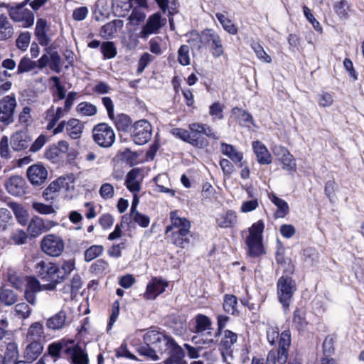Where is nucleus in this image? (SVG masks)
I'll return each instance as SVG.
<instances>
[{
    "mask_svg": "<svg viewBox=\"0 0 364 364\" xmlns=\"http://www.w3.org/2000/svg\"><path fill=\"white\" fill-rule=\"evenodd\" d=\"M145 345L139 347V353L147 358L157 360L166 356L164 364H181L184 357V351L170 336L155 330H149L143 337Z\"/></svg>",
    "mask_w": 364,
    "mask_h": 364,
    "instance_id": "obj_1",
    "label": "nucleus"
},
{
    "mask_svg": "<svg viewBox=\"0 0 364 364\" xmlns=\"http://www.w3.org/2000/svg\"><path fill=\"white\" fill-rule=\"evenodd\" d=\"M171 225H168L165 234L173 245L185 248L189 243L192 234L191 222L186 218L180 217L177 211L170 213Z\"/></svg>",
    "mask_w": 364,
    "mask_h": 364,
    "instance_id": "obj_2",
    "label": "nucleus"
},
{
    "mask_svg": "<svg viewBox=\"0 0 364 364\" xmlns=\"http://www.w3.org/2000/svg\"><path fill=\"white\" fill-rule=\"evenodd\" d=\"M264 224L262 220L254 223L249 228V235L245 239L248 255L252 257H258L264 253L262 245V232Z\"/></svg>",
    "mask_w": 364,
    "mask_h": 364,
    "instance_id": "obj_3",
    "label": "nucleus"
},
{
    "mask_svg": "<svg viewBox=\"0 0 364 364\" xmlns=\"http://www.w3.org/2000/svg\"><path fill=\"white\" fill-rule=\"evenodd\" d=\"M296 290V282L291 277L282 276L277 281V294L283 307L288 309L291 298Z\"/></svg>",
    "mask_w": 364,
    "mask_h": 364,
    "instance_id": "obj_4",
    "label": "nucleus"
},
{
    "mask_svg": "<svg viewBox=\"0 0 364 364\" xmlns=\"http://www.w3.org/2000/svg\"><path fill=\"white\" fill-rule=\"evenodd\" d=\"M290 345L291 333L289 330H285L280 335L277 358L275 352H269L266 364H275L276 360L279 364H284L287 360L288 349Z\"/></svg>",
    "mask_w": 364,
    "mask_h": 364,
    "instance_id": "obj_5",
    "label": "nucleus"
},
{
    "mask_svg": "<svg viewBox=\"0 0 364 364\" xmlns=\"http://www.w3.org/2000/svg\"><path fill=\"white\" fill-rule=\"evenodd\" d=\"M94 141L100 146L110 147L115 141V134L113 129L106 123H100L92 129Z\"/></svg>",
    "mask_w": 364,
    "mask_h": 364,
    "instance_id": "obj_6",
    "label": "nucleus"
},
{
    "mask_svg": "<svg viewBox=\"0 0 364 364\" xmlns=\"http://www.w3.org/2000/svg\"><path fill=\"white\" fill-rule=\"evenodd\" d=\"M152 127L146 119L136 122L131 128V135L135 144L143 145L151 138Z\"/></svg>",
    "mask_w": 364,
    "mask_h": 364,
    "instance_id": "obj_7",
    "label": "nucleus"
},
{
    "mask_svg": "<svg viewBox=\"0 0 364 364\" xmlns=\"http://www.w3.org/2000/svg\"><path fill=\"white\" fill-rule=\"evenodd\" d=\"M17 101L14 95H6L0 99V122L9 125L14 122Z\"/></svg>",
    "mask_w": 364,
    "mask_h": 364,
    "instance_id": "obj_8",
    "label": "nucleus"
},
{
    "mask_svg": "<svg viewBox=\"0 0 364 364\" xmlns=\"http://www.w3.org/2000/svg\"><path fill=\"white\" fill-rule=\"evenodd\" d=\"M41 247L46 255L58 257L63 252L65 243L60 237L50 234L43 237L41 242Z\"/></svg>",
    "mask_w": 364,
    "mask_h": 364,
    "instance_id": "obj_9",
    "label": "nucleus"
},
{
    "mask_svg": "<svg viewBox=\"0 0 364 364\" xmlns=\"http://www.w3.org/2000/svg\"><path fill=\"white\" fill-rule=\"evenodd\" d=\"M26 3H21L16 7L9 5H5V6L8 9L9 16L13 21L22 22L23 27L28 28L34 23V16L31 11L23 9Z\"/></svg>",
    "mask_w": 364,
    "mask_h": 364,
    "instance_id": "obj_10",
    "label": "nucleus"
},
{
    "mask_svg": "<svg viewBox=\"0 0 364 364\" xmlns=\"http://www.w3.org/2000/svg\"><path fill=\"white\" fill-rule=\"evenodd\" d=\"M202 42L204 46L210 47L211 53L215 58L221 56L223 46L220 36L212 29H205L202 31Z\"/></svg>",
    "mask_w": 364,
    "mask_h": 364,
    "instance_id": "obj_11",
    "label": "nucleus"
},
{
    "mask_svg": "<svg viewBox=\"0 0 364 364\" xmlns=\"http://www.w3.org/2000/svg\"><path fill=\"white\" fill-rule=\"evenodd\" d=\"M7 192L14 196H23L26 193L27 183L20 176L14 175L8 178L4 184Z\"/></svg>",
    "mask_w": 364,
    "mask_h": 364,
    "instance_id": "obj_12",
    "label": "nucleus"
},
{
    "mask_svg": "<svg viewBox=\"0 0 364 364\" xmlns=\"http://www.w3.org/2000/svg\"><path fill=\"white\" fill-rule=\"evenodd\" d=\"M166 23V19H162L161 14L157 12L150 16L146 23L141 31L139 36L142 38H147L151 34L157 33Z\"/></svg>",
    "mask_w": 364,
    "mask_h": 364,
    "instance_id": "obj_13",
    "label": "nucleus"
},
{
    "mask_svg": "<svg viewBox=\"0 0 364 364\" xmlns=\"http://www.w3.org/2000/svg\"><path fill=\"white\" fill-rule=\"evenodd\" d=\"M27 177L34 186H41L44 183L48 177L46 168L41 164H33L29 166L26 171Z\"/></svg>",
    "mask_w": 364,
    "mask_h": 364,
    "instance_id": "obj_14",
    "label": "nucleus"
},
{
    "mask_svg": "<svg viewBox=\"0 0 364 364\" xmlns=\"http://www.w3.org/2000/svg\"><path fill=\"white\" fill-rule=\"evenodd\" d=\"M42 290V286L35 277L26 278L23 296L26 301L32 306L36 304V294Z\"/></svg>",
    "mask_w": 364,
    "mask_h": 364,
    "instance_id": "obj_15",
    "label": "nucleus"
},
{
    "mask_svg": "<svg viewBox=\"0 0 364 364\" xmlns=\"http://www.w3.org/2000/svg\"><path fill=\"white\" fill-rule=\"evenodd\" d=\"M31 141L26 132L18 131L11 135L10 144L14 151H21L27 149Z\"/></svg>",
    "mask_w": 364,
    "mask_h": 364,
    "instance_id": "obj_16",
    "label": "nucleus"
},
{
    "mask_svg": "<svg viewBox=\"0 0 364 364\" xmlns=\"http://www.w3.org/2000/svg\"><path fill=\"white\" fill-rule=\"evenodd\" d=\"M66 354L72 360L73 364H89L87 353L85 349L73 343L70 348H66Z\"/></svg>",
    "mask_w": 364,
    "mask_h": 364,
    "instance_id": "obj_17",
    "label": "nucleus"
},
{
    "mask_svg": "<svg viewBox=\"0 0 364 364\" xmlns=\"http://www.w3.org/2000/svg\"><path fill=\"white\" fill-rule=\"evenodd\" d=\"M167 286L168 283L166 282L154 278L148 284L144 296L146 299H154L165 291Z\"/></svg>",
    "mask_w": 364,
    "mask_h": 364,
    "instance_id": "obj_18",
    "label": "nucleus"
},
{
    "mask_svg": "<svg viewBox=\"0 0 364 364\" xmlns=\"http://www.w3.org/2000/svg\"><path fill=\"white\" fill-rule=\"evenodd\" d=\"M28 341L23 350V357L26 361L31 363L42 353L43 346L40 341Z\"/></svg>",
    "mask_w": 364,
    "mask_h": 364,
    "instance_id": "obj_19",
    "label": "nucleus"
},
{
    "mask_svg": "<svg viewBox=\"0 0 364 364\" xmlns=\"http://www.w3.org/2000/svg\"><path fill=\"white\" fill-rule=\"evenodd\" d=\"M252 149L259 164L269 165L272 161V157L266 146L259 141L252 142Z\"/></svg>",
    "mask_w": 364,
    "mask_h": 364,
    "instance_id": "obj_20",
    "label": "nucleus"
},
{
    "mask_svg": "<svg viewBox=\"0 0 364 364\" xmlns=\"http://www.w3.org/2000/svg\"><path fill=\"white\" fill-rule=\"evenodd\" d=\"M220 151L223 154L227 156L235 164L242 168L244 166L243 154L239 151L234 146L226 143H221Z\"/></svg>",
    "mask_w": 364,
    "mask_h": 364,
    "instance_id": "obj_21",
    "label": "nucleus"
},
{
    "mask_svg": "<svg viewBox=\"0 0 364 364\" xmlns=\"http://www.w3.org/2000/svg\"><path fill=\"white\" fill-rule=\"evenodd\" d=\"M66 186L65 178L60 177L50 183L43 191V196L46 200H53L56 198L57 193Z\"/></svg>",
    "mask_w": 364,
    "mask_h": 364,
    "instance_id": "obj_22",
    "label": "nucleus"
},
{
    "mask_svg": "<svg viewBox=\"0 0 364 364\" xmlns=\"http://www.w3.org/2000/svg\"><path fill=\"white\" fill-rule=\"evenodd\" d=\"M4 347H5V350L2 356L6 364H14L19 355L18 344L12 339L4 344Z\"/></svg>",
    "mask_w": 364,
    "mask_h": 364,
    "instance_id": "obj_23",
    "label": "nucleus"
},
{
    "mask_svg": "<svg viewBox=\"0 0 364 364\" xmlns=\"http://www.w3.org/2000/svg\"><path fill=\"white\" fill-rule=\"evenodd\" d=\"M231 114V117L237 121L240 126L250 127L253 124L252 115L241 108H233Z\"/></svg>",
    "mask_w": 364,
    "mask_h": 364,
    "instance_id": "obj_24",
    "label": "nucleus"
},
{
    "mask_svg": "<svg viewBox=\"0 0 364 364\" xmlns=\"http://www.w3.org/2000/svg\"><path fill=\"white\" fill-rule=\"evenodd\" d=\"M66 132L68 135L73 139L80 138L83 129L84 124L77 119H70L67 122Z\"/></svg>",
    "mask_w": 364,
    "mask_h": 364,
    "instance_id": "obj_25",
    "label": "nucleus"
},
{
    "mask_svg": "<svg viewBox=\"0 0 364 364\" xmlns=\"http://www.w3.org/2000/svg\"><path fill=\"white\" fill-rule=\"evenodd\" d=\"M139 173V169L133 168L127 175L125 185L132 193H138L141 189L140 182L138 180Z\"/></svg>",
    "mask_w": 364,
    "mask_h": 364,
    "instance_id": "obj_26",
    "label": "nucleus"
},
{
    "mask_svg": "<svg viewBox=\"0 0 364 364\" xmlns=\"http://www.w3.org/2000/svg\"><path fill=\"white\" fill-rule=\"evenodd\" d=\"M124 26L122 20H114L104 25L100 30V35L104 38H112L118 30L122 29Z\"/></svg>",
    "mask_w": 364,
    "mask_h": 364,
    "instance_id": "obj_27",
    "label": "nucleus"
},
{
    "mask_svg": "<svg viewBox=\"0 0 364 364\" xmlns=\"http://www.w3.org/2000/svg\"><path fill=\"white\" fill-rule=\"evenodd\" d=\"M46 26L47 23L46 20L43 18L38 19L35 29V34L38 43L41 46H48L50 43V39L46 33Z\"/></svg>",
    "mask_w": 364,
    "mask_h": 364,
    "instance_id": "obj_28",
    "label": "nucleus"
},
{
    "mask_svg": "<svg viewBox=\"0 0 364 364\" xmlns=\"http://www.w3.org/2000/svg\"><path fill=\"white\" fill-rule=\"evenodd\" d=\"M57 264V278L59 283L63 282L75 269V262L72 259L60 262Z\"/></svg>",
    "mask_w": 364,
    "mask_h": 364,
    "instance_id": "obj_29",
    "label": "nucleus"
},
{
    "mask_svg": "<svg viewBox=\"0 0 364 364\" xmlns=\"http://www.w3.org/2000/svg\"><path fill=\"white\" fill-rule=\"evenodd\" d=\"M236 220L235 213L232 210H228L218 215L216 218V223L220 228H227L235 224Z\"/></svg>",
    "mask_w": 364,
    "mask_h": 364,
    "instance_id": "obj_30",
    "label": "nucleus"
},
{
    "mask_svg": "<svg viewBox=\"0 0 364 364\" xmlns=\"http://www.w3.org/2000/svg\"><path fill=\"white\" fill-rule=\"evenodd\" d=\"M46 231V226L42 218L34 217L31 219L28 226V232L33 237H36Z\"/></svg>",
    "mask_w": 364,
    "mask_h": 364,
    "instance_id": "obj_31",
    "label": "nucleus"
},
{
    "mask_svg": "<svg viewBox=\"0 0 364 364\" xmlns=\"http://www.w3.org/2000/svg\"><path fill=\"white\" fill-rule=\"evenodd\" d=\"M201 128L202 124L200 123H193L189 125V136L191 138L189 143L200 148L205 145L203 141L200 140V136L202 134Z\"/></svg>",
    "mask_w": 364,
    "mask_h": 364,
    "instance_id": "obj_32",
    "label": "nucleus"
},
{
    "mask_svg": "<svg viewBox=\"0 0 364 364\" xmlns=\"http://www.w3.org/2000/svg\"><path fill=\"white\" fill-rule=\"evenodd\" d=\"M66 318V313L60 311L46 321V326L52 330L60 329L65 326Z\"/></svg>",
    "mask_w": 364,
    "mask_h": 364,
    "instance_id": "obj_33",
    "label": "nucleus"
},
{
    "mask_svg": "<svg viewBox=\"0 0 364 364\" xmlns=\"http://www.w3.org/2000/svg\"><path fill=\"white\" fill-rule=\"evenodd\" d=\"M14 28L8 18L0 15V41H5L11 38L14 35Z\"/></svg>",
    "mask_w": 364,
    "mask_h": 364,
    "instance_id": "obj_34",
    "label": "nucleus"
},
{
    "mask_svg": "<svg viewBox=\"0 0 364 364\" xmlns=\"http://www.w3.org/2000/svg\"><path fill=\"white\" fill-rule=\"evenodd\" d=\"M113 12L117 16H125L132 8L130 0H112Z\"/></svg>",
    "mask_w": 364,
    "mask_h": 364,
    "instance_id": "obj_35",
    "label": "nucleus"
},
{
    "mask_svg": "<svg viewBox=\"0 0 364 364\" xmlns=\"http://www.w3.org/2000/svg\"><path fill=\"white\" fill-rule=\"evenodd\" d=\"M269 198L277 207L275 213L277 218H284L288 214L289 205L285 200L279 198L274 193L269 194Z\"/></svg>",
    "mask_w": 364,
    "mask_h": 364,
    "instance_id": "obj_36",
    "label": "nucleus"
},
{
    "mask_svg": "<svg viewBox=\"0 0 364 364\" xmlns=\"http://www.w3.org/2000/svg\"><path fill=\"white\" fill-rule=\"evenodd\" d=\"M44 337L43 326L40 322L33 323L28 328L26 333L27 341H39Z\"/></svg>",
    "mask_w": 364,
    "mask_h": 364,
    "instance_id": "obj_37",
    "label": "nucleus"
},
{
    "mask_svg": "<svg viewBox=\"0 0 364 364\" xmlns=\"http://www.w3.org/2000/svg\"><path fill=\"white\" fill-rule=\"evenodd\" d=\"M73 341H61L55 342L48 346V350L50 355L54 358H59L61 351L66 353V348H70Z\"/></svg>",
    "mask_w": 364,
    "mask_h": 364,
    "instance_id": "obj_38",
    "label": "nucleus"
},
{
    "mask_svg": "<svg viewBox=\"0 0 364 364\" xmlns=\"http://www.w3.org/2000/svg\"><path fill=\"white\" fill-rule=\"evenodd\" d=\"M156 186V191L159 192L168 193L171 196H174L173 190L169 188L167 185L169 183L168 176L165 173L159 174L154 178Z\"/></svg>",
    "mask_w": 364,
    "mask_h": 364,
    "instance_id": "obj_39",
    "label": "nucleus"
},
{
    "mask_svg": "<svg viewBox=\"0 0 364 364\" xmlns=\"http://www.w3.org/2000/svg\"><path fill=\"white\" fill-rule=\"evenodd\" d=\"M9 321L6 318L0 319V348L4 347L9 340H12V332L9 328Z\"/></svg>",
    "mask_w": 364,
    "mask_h": 364,
    "instance_id": "obj_40",
    "label": "nucleus"
},
{
    "mask_svg": "<svg viewBox=\"0 0 364 364\" xmlns=\"http://www.w3.org/2000/svg\"><path fill=\"white\" fill-rule=\"evenodd\" d=\"M26 278L18 274L14 269H9L7 272V279L16 289H21L24 282H26Z\"/></svg>",
    "mask_w": 364,
    "mask_h": 364,
    "instance_id": "obj_41",
    "label": "nucleus"
},
{
    "mask_svg": "<svg viewBox=\"0 0 364 364\" xmlns=\"http://www.w3.org/2000/svg\"><path fill=\"white\" fill-rule=\"evenodd\" d=\"M333 10L341 20H346L348 18V11L350 10L349 4L347 0H340L334 3Z\"/></svg>",
    "mask_w": 364,
    "mask_h": 364,
    "instance_id": "obj_42",
    "label": "nucleus"
},
{
    "mask_svg": "<svg viewBox=\"0 0 364 364\" xmlns=\"http://www.w3.org/2000/svg\"><path fill=\"white\" fill-rule=\"evenodd\" d=\"M37 68V63L31 60L29 58L23 57L21 59L17 67V75L28 73Z\"/></svg>",
    "mask_w": 364,
    "mask_h": 364,
    "instance_id": "obj_43",
    "label": "nucleus"
},
{
    "mask_svg": "<svg viewBox=\"0 0 364 364\" xmlns=\"http://www.w3.org/2000/svg\"><path fill=\"white\" fill-rule=\"evenodd\" d=\"M14 312L18 318L25 320L31 316L32 309L28 304L21 302L14 306Z\"/></svg>",
    "mask_w": 364,
    "mask_h": 364,
    "instance_id": "obj_44",
    "label": "nucleus"
},
{
    "mask_svg": "<svg viewBox=\"0 0 364 364\" xmlns=\"http://www.w3.org/2000/svg\"><path fill=\"white\" fill-rule=\"evenodd\" d=\"M237 300L235 296L227 294L224 297L223 309L232 315H235L237 312Z\"/></svg>",
    "mask_w": 364,
    "mask_h": 364,
    "instance_id": "obj_45",
    "label": "nucleus"
},
{
    "mask_svg": "<svg viewBox=\"0 0 364 364\" xmlns=\"http://www.w3.org/2000/svg\"><path fill=\"white\" fill-rule=\"evenodd\" d=\"M18 296L11 289H2L0 290V300L7 306L12 305L17 301Z\"/></svg>",
    "mask_w": 364,
    "mask_h": 364,
    "instance_id": "obj_46",
    "label": "nucleus"
},
{
    "mask_svg": "<svg viewBox=\"0 0 364 364\" xmlns=\"http://www.w3.org/2000/svg\"><path fill=\"white\" fill-rule=\"evenodd\" d=\"M250 46L259 60L266 63L272 62L271 57L264 51L263 47L259 43L253 41Z\"/></svg>",
    "mask_w": 364,
    "mask_h": 364,
    "instance_id": "obj_47",
    "label": "nucleus"
},
{
    "mask_svg": "<svg viewBox=\"0 0 364 364\" xmlns=\"http://www.w3.org/2000/svg\"><path fill=\"white\" fill-rule=\"evenodd\" d=\"M282 165V168L287 171L294 172L296 169V164L294 156L290 154H285L284 156L278 159Z\"/></svg>",
    "mask_w": 364,
    "mask_h": 364,
    "instance_id": "obj_48",
    "label": "nucleus"
},
{
    "mask_svg": "<svg viewBox=\"0 0 364 364\" xmlns=\"http://www.w3.org/2000/svg\"><path fill=\"white\" fill-rule=\"evenodd\" d=\"M76 110L82 116H94L97 111L95 105L86 102L80 103L77 106Z\"/></svg>",
    "mask_w": 364,
    "mask_h": 364,
    "instance_id": "obj_49",
    "label": "nucleus"
},
{
    "mask_svg": "<svg viewBox=\"0 0 364 364\" xmlns=\"http://www.w3.org/2000/svg\"><path fill=\"white\" fill-rule=\"evenodd\" d=\"M237 335L235 333L229 330H225L220 345L225 349H229L237 342Z\"/></svg>",
    "mask_w": 364,
    "mask_h": 364,
    "instance_id": "obj_50",
    "label": "nucleus"
},
{
    "mask_svg": "<svg viewBox=\"0 0 364 364\" xmlns=\"http://www.w3.org/2000/svg\"><path fill=\"white\" fill-rule=\"evenodd\" d=\"M101 52L105 58H113L117 55V48L112 41H106L102 43L100 47Z\"/></svg>",
    "mask_w": 364,
    "mask_h": 364,
    "instance_id": "obj_51",
    "label": "nucleus"
},
{
    "mask_svg": "<svg viewBox=\"0 0 364 364\" xmlns=\"http://www.w3.org/2000/svg\"><path fill=\"white\" fill-rule=\"evenodd\" d=\"M196 332L202 333L206 330L210 329L211 321L206 316L200 314L196 318Z\"/></svg>",
    "mask_w": 364,
    "mask_h": 364,
    "instance_id": "obj_52",
    "label": "nucleus"
},
{
    "mask_svg": "<svg viewBox=\"0 0 364 364\" xmlns=\"http://www.w3.org/2000/svg\"><path fill=\"white\" fill-rule=\"evenodd\" d=\"M189 46L182 45L178 50V62L183 66L188 65L191 63V58L189 55Z\"/></svg>",
    "mask_w": 364,
    "mask_h": 364,
    "instance_id": "obj_53",
    "label": "nucleus"
},
{
    "mask_svg": "<svg viewBox=\"0 0 364 364\" xmlns=\"http://www.w3.org/2000/svg\"><path fill=\"white\" fill-rule=\"evenodd\" d=\"M293 323L298 330H303L307 326L304 314L300 309H296L294 312Z\"/></svg>",
    "mask_w": 364,
    "mask_h": 364,
    "instance_id": "obj_54",
    "label": "nucleus"
},
{
    "mask_svg": "<svg viewBox=\"0 0 364 364\" xmlns=\"http://www.w3.org/2000/svg\"><path fill=\"white\" fill-rule=\"evenodd\" d=\"M146 14L141 8H134L127 20L131 25H138L144 20Z\"/></svg>",
    "mask_w": 364,
    "mask_h": 364,
    "instance_id": "obj_55",
    "label": "nucleus"
},
{
    "mask_svg": "<svg viewBox=\"0 0 364 364\" xmlns=\"http://www.w3.org/2000/svg\"><path fill=\"white\" fill-rule=\"evenodd\" d=\"M104 248L102 245H92L85 252V259L90 262L99 257L103 252Z\"/></svg>",
    "mask_w": 364,
    "mask_h": 364,
    "instance_id": "obj_56",
    "label": "nucleus"
},
{
    "mask_svg": "<svg viewBox=\"0 0 364 364\" xmlns=\"http://www.w3.org/2000/svg\"><path fill=\"white\" fill-rule=\"evenodd\" d=\"M116 127L118 130L126 131L131 124L130 118L124 114H119L114 119Z\"/></svg>",
    "mask_w": 364,
    "mask_h": 364,
    "instance_id": "obj_57",
    "label": "nucleus"
},
{
    "mask_svg": "<svg viewBox=\"0 0 364 364\" xmlns=\"http://www.w3.org/2000/svg\"><path fill=\"white\" fill-rule=\"evenodd\" d=\"M100 196L105 200L112 199L114 196V189L109 183H102L99 190Z\"/></svg>",
    "mask_w": 364,
    "mask_h": 364,
    "instance_id": "obj_58",
    "label": "nucleus"
},
{
    "mask_svg": "<svg viewBox=\"0 0 364 364\" xmlns=\"http://www.w3.org/2000/svg\"><path fill=\"white\" fill-rule=\"evenodd\" d=\"M31 41V34L29 32L21 33L16 41V44L18 48L26 50L29 46Z\"/></svg>",
    "mask_w": 364,
    "mask_h": 364,
    "instance_id": "obj_59",
    "label": "nucleus"
},
{
    "mask_svg": "<svg viewBox=\"0 0 364 364\" xmlns=\"http://www.w3.org/2000/svg\"><path fill=\"white\" fill-rule=\"evenodd\" d=\"M47 281H51L55 283H59L57 278V264L53 262H48L46 267V277L44 278Z\"/></svg>",
    "mask_w": 364,
    "mask_h": 364,
    "instance_id": "obj_60",
    "label": "nucleus"
},
{
    "mask_svg": "<svg viewBox=\"0 0 364 364\" xmlns=\"http://www.w3.org/2000/svg\"><path fill=\"white\" fill-rule=\"evenodd\" d=\"M156 1L164 13H165L167 9L171 15L174 13L177 5L176 0H156Z\"/></svg>",
    "mask_w": 364,
    "mask_h": 364,
    "instance_id": "obj_61",
    "label": "nucleus"
},
{
    "mask_svg": "<svg viewBox=\"0 0 364 364\" xmlns=\"http://www.w3.org/2000/svg\"><path fill=\"white\" fill-rule=\"evenodd\" d=\"M132 219L142 228L149 226L150 219L148 216L141 214L139 211L130 213Z\"/></svg>",
    "mask_w": 364,
    "mask_h": 364,
    "instance_id": "obj_62",
    "label": "nucleus"
},
{
    "mask_svg": "<svg viewBox=\"0 0 364 364\" xmlns=\"http://www.w3.org/2000/svg\"><path fill=\"white\" fill-rule=\"evenodd\" d=\"M32 207L36 212L41 214L48 215L55 213L52 205H46L42 203L33 202Z\"/></svg>",
    "mask_w": 364,
    "mask_h": 364,
    "instance_id": "obj_63",
    "label": "nucleus"
},
{
    "mask_svg": "<svg viewBox=\"0 0 364 364\" xmlns=\"http://www.w3.org/2000/svg\"><path fill=\"white\" fill-rule=\"evenodd\" d=\"M224 108L223 105L219 102H215L210 107L209 114L213 117L222 119L223 118V112Z\"/></svg>",
    "mask_w": 364,
    "mask_h": 364,
    "instance_id": "obj_64",
    "label": "nucleus"
}]
</instances>
